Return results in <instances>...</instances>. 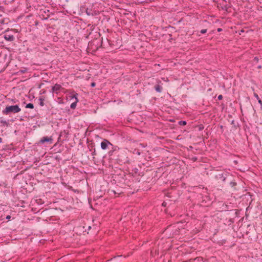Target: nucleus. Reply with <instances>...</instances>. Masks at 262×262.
Listing matches in <instances>:
<instances>
[{
  "label": "nucleus",
  "instance_id": "obj_25",
  "mask_svg": "<svg viewBox=\"0 0 262 262\" xmlns=\"http://www.w3.org/2000/svg\"><path fill=\"white\" fill-rule=\"evenodd\" d=\"M96 85V83L93 82H92L91 84V86L92 87H95Z\"/></svg>",
  "mask_w": 262,
  "mask_h": 262
},
{
  "label": "nucleus",
  "instance_id": "obj_4",
  "mask_svg": "<svg viewBox=\"0 0 262 262\" xmlns=\"http://www.w3.org/2000/svg\"><path fill=\"white\" fill-rule=\"evenodd\" d=\"M53 139L52 136H45L40 139L38 143L40 144H44L46 143L52 144L53 143Z\"/></svg>",
  "mask_w": 262,
  "mask_h": 262
},
{
  "label": "nucleus",
  "instance_id": "obj_38",
  "mask_svg": "<svg viewBox=\"0 0 262 262\" xmlns=\"http://www.w3.org/2000/svg\"><path fill=\"white\" fill-rule=\"evenodd\" d=\"M0 35H2V34H0Z\"/></svg>",
  "mask_w": 262,
  "mask_h": 262
},
{
  "label": "nucleus",
  "instance_id": "obj_26",
  "mask_svg": "<svg viewBox=\"0 0 262 262\" xmlns=\"http://www.w3.org/2000/svg\"><path fill=\"white\" fill-rule=\"evenodd\" d=\"M114 152V150H110L108 152V154L110 156H112L113 155V153Z\"/></svg>",
  "mask_w": 262,
  "mask_h": 262
},
{
  "label": "nucleus",
  "instance_id": "obj_30",
  "mask_svg": "<svg viewBox=\"0 0 262 262\" xmlns=\"http://www.w3.org/2000/svg\"><path fill=\"white\" fill-rule=\"evenodd\" d=\"M12 101L13 102V103H16L17 100L16 99H12Z\"/></svg>",
  "mask_w": 262,
  "mask_h": 262
},
{
  "label": "nucleus",
  "instance_id": "obj_5",
  "mask_svg": "<svg viewBox=\"0 0 262 262\" xmlns=\"http://www.w3.org/2000/svg\"><path fill=\"white\" fill-rule=\"evenodd\" d=\"M64 88L59 84H55L54 86L52 87L51 92L53 93H56V94H58V93L63 90Z\"/></svg>",
  "mask_w": 262,
  "mask_h": 262
},
{
  "label": "nucleus",
  "instance_id": "obj_9",
  "mask_svg": "<svg viewBox=\"0 0 262 262\" xmlns=\"http://www.w3.org/2000/svg\"><path fill=\"white\" fill-rule=\"evenodd\" d=\"M215 178L217 180L222 182H224L226 180V177L224 176V174L223 173L216 174Z\"/></svg>",
  "mask_w": 262,
  "mask_h": 262
},
{
  "label": "nucleus",
  "instance_id": "obj_8",
  "mask_svg": "<svg viewBox=\"0 0 262 262\" xmlns=\"http://www.w3.org/2000/svg\"><path fill=\"white\" fill-rule=\"evenodd\" d=\"M4 38L7 41H13L14 39V37L13 36V35L11 34H10V33H6L4 35Z\"/></svg>",
  "mask_w": 262,
  "mask_h": 262
},
{
  "label": "nucleus",
  "instance_id": "obj_3",
  "mask_svg": "<svg viewBox=\"0 0 262 262\" xmlns=\"http://www.w3.org/2000/svg\"><path fill=\"white\" fill-rule=\"evenodd\" d=\"M131 173L134 177H142L144 175L143 171H142V168L140 167L139 168H133Z\"/></svg>",
  "mask_w": 262,
  "mask_h": 262
},
{
  "label": "nucleus",
  "instance_id": "obj_14",
  "mask_svg": "<svg viewBox=\"0 0 262 262\" xmlns=\"http://www.w3.org/2000/svg\"><path fill=\"white\" fill-rule=\"evenodd\" d=\"M44 100H45V98H43V97H40L39 98V104L41 106H43L45 105Z\"/></svg>",
  "mask_w": 262,
  "mask_h": 262
},
{
  "label": "nucleus",
  "instance_id": "obj_15",
  "mask_svg": "<svg viewBox=\"0 0 262 262\" xmlns=\"http://www.w3.org/2000/svg\"><path fill=\"white\" fill-rule=\"evenodd\" d=\"M88 147H89L90 151H93V149L95 148V145L93 143L90 144L88 145Z\"/></svg>",
  "mask_w": 262,
  "mask_h": 262
},
{
  "label": "nucleus",
  "instance_id": "obj_37",
  "mask_svg": "<svg viewBox=\"0 0 262 262\" xmlns=\"http://www.w3.org/2000/svg\"><path fill=\"white\" fill-rule=\"evenodd\" d=\"M2 139L1 138H0V142H2Z\"/></svg>",
  "mask_w": 262,
  "mask_h": 262
},
{
  "label": "nucleus",
  "instance_id": "obj_2",
  "mask_svg": "<svg viewBox=\"0 0 262 262\" xmlns=\"http://www.w3.org/2000/svg\"><path fill=\"white\" fill-rule=\"evenodd\" d=\"M99 43L100 41L99 40H98L97 39H94L93 40L91 41L89 43L88 48L90 50H92L93 52L96 51L98 49V48L100 46H102L103 43L102 40L101 41V43L100 45H99Z\"/></svg>",
  "mask_w": 262,
  "mask_h": 262
},
{
  "label": "nucleus",
  "instance_id": "obj_23",
  "mask_svg": "<svg viewBox=\"0 0 262 262\" xmlns=\"http://www.w3.org/2000/svg\"><path fill=\"white\" fill-rule=\"evenodd\" d=\"M254 96L257 99V100L259 99L258 95L256 93H254Z\"/></svg>",
  "mask_w": 262,
  "mask_h": 262
},
{
  "label": "nucleus",
  "instance_id": "obj_16",
  "mask_svg": "<svg viewBox=\"0 0 262 262\" xmlns=\"http://www.w3.org/2000/svg\"><path fill=\"white\" fill-rule=\"evenodd\" d=\"M26 108L33 109L34 108V105L32 103H29L26 105Z\"/></svg>",
  "mask_w": 262,
  "mask_h": 262
},
{
  "label": "nucleus",
  "instance_id": "obj_10",
  "mask_svg": "<svg viewBox=\"0 0 262 262\" xmlns=\"http://www.w3.org/2000/svg\"><path fill=\"white\" fill-rule=\"evenodd\" d=\"M85 12L88 15L94 16L97 15V13L95 11H93L91 9H86Z\"/></svg>",
  "mask_w": 262,
  "mask_h": 262
},
{
  "label": "nucleus",
  "instance_id": "obj_20",
  "mask_svg": "<svg viewBox=\"0 0 262 262\" xmlns=\"http://www.w3.org/2000/svg\"><path fill=\"white\" fill-rule=\"evenodd\" d=\"M230 184L231 187H234V186H235L236 185V183L234 182H231Z\"/></svg>",
  "mask_w": 262,
  "mask_h": 262
},
{
  "label": "nucleus",
  "instance_id": "obj_18",
  "mask_svg": "<svg viewBox=\"0 0 262 262\" xmlns=\"http://www.w3.org/2000/svg\"><path fill=\"white\" fill-rule=\"evenodd\" d=\"M179 124L180 125H185L186 124V121H180L178 122Z\"/></svg>",
  "mask_w": 262,
  "mask_h": 262
},
{
  "label": "nucleus",
  "instance_id": "obj_11",
  "mask_svg": "<svg viewBox=\"0 0 262 262\" xmlns=\"http://www.w3.org/2000/svg\"><path fill=\"white\" fill-rule=\"evenodd\" d=\"M155 89L158 92H161L163 89L162 86L159 84H157L155 85Z\"/></svg>",
  "mask_w": 262,
  "mask_h": 262
},
{
  "label": "nucleus",
  "instance_id": "obj_24",
  "mask_svg": "<svg viewBox=\"0 0 262 262\" xmlns=\"http://www.w3.org/2000/svg\"><path fill=\"white\" fill-rule=\"evenodd\" d=\"M218 99L221 100L223 99V96L222 95H220L218 97H217Z\"/></svg>",
  "mask_w": 262,
  "mask_h": 262
},
{
  "label": "nucleus",
  "instance_id": "obj_7",
  "mask_svg": "<svg viewBox=\"0 0 262 262\" xmlns=\"http://www.w3.org/2000/svg\"><path fill=\"white\" fill-rule=\"evenodd\" d=\"M165 121H166V122H165V127H169L171 129H173L176 126V124H172L170 125L169 123V122H172V123L175 122V120L174 119H170V120H167L166 119ZM166 129H167V128H166Z\"/></svg>",
  "mask_w": 262,
  "mask_h": 262
},
{
  "label": "nucleus",
  "instance_id": "obj_35",
  "mask_svg": "<svg viewBox=\"0 0 262 262\" xmlns=\"http://www.w3.org/2000/svg\"><path fill=\"white\" fill-rule=\"evenodd\" d=\"M106 40H107V41L108 42L109 44H110V40H109L108 39H107V38H106Z\"/></svg>",
  "mask_w": 262,
  "mask_h": 262
},
{
  "label": "nucleus",
  "instance_id": "obj_32",
  "mask_svg": "<svg viewBox=\"0 0 262 262\" xmlns=\"http://www.w3.org/2000/svg\"><path fill=\"white\" fill-rule=\"evenodd\" d=\"M261 68V66H259L258 67V69H260Z\"/></svg>",
  "mask_w": 262,
  "mask_h": 262
},
{
  "label": "nucleus",
  "instance_id": "obj_6",
  "mask_svg": "<svg viewBox=\"0 0 262 262\" xmlns=\"http://www.w3.org/2000/svg\"><path fill=\"white\" fill-rule=\"evenodd\" d=\"M100 145L101 148L103 150L108 148L109 145L113 146L112 144L106 139H103V140L101 143Z\"/></svg>",
  "mask_w": 262,
  "mask_h": 262
},
{
  "label": "nucleus",
  "instance_id": "obj_12",
  "mask_svg": "<svg viewBox=\"0 0 262 262\" xmlns=\"http://www.w3.org/2000/svg\"><path fill=\"white\" fill-rule=\"evenodd\" d=\"M91 155L92 156V160L95 163L96 162V158L95 156L96 155L95 148L93 149V151H92Z\"/></svg>",
  "mask_w": 262,
  "mask_h": 262
},
{
  "label": "nucleus",
  "instance_id": "obj_17",
  "mask_svg": "<svg viewBox=\"0 0 262 262\" xmlns=\"http://www.w3.org/2000/svg\"><path fill=\"white\" fill-rule=\"evenodd\" d=\"M0 122H1V123H2L3 124V125H6V126H8L9 125V123L6 120H1Z\"/></svg>",
  "mask_w": 262,
  "mask_h": 262
},
{
  "label": "nucleus",
  "instance_id": "obj_36",
  "mask_svg": "<svg viewBox=\"0 0 262 262\" xmlns=\"http://www.w3.org/2000/svg\"><path fill=\"white\" fill-rule=\"evenodd\" d=\"M91 228V226H89L88 229H90Z\"/></svg>",
  "mask_w": 262,
  "mask_h": 262
},
{
  "label": "nucleus",
  "instance_id": "obj_27",
  "mask_svg": "<svg viewBox=\"0 0 262 262\" xmlns=\"http://www.w3.org/2000/svg\"><path fill=\"white\" fill-rule=\"evenodd\" d=\"M257 100H258V103H259L260 104V105L261 106V105H262V101H261V100H260V99L259 98V99H257Z\"/></svg>",
  "mask_w": 262,
  "mask_h": 262
},
{
  "label": "nucleus",
  "instance_id": "obj_21",
  "mask_svg": "<svg viewBox=\"0 0 262 262\" xmlns=\"http://www.w3.org/2000/svg\"><path fill=\"white\" fill-rule=\"evenodd\" d=\"M200 32L202 34L206 33L207 32V29H202L201 30Z\"/></svg>",
  "mask_w": 262,
  "mask_h": 262
},
{
  "label": "nucleus",
  "instance_id": "obj_19",
  "mask_svg": "<svg viewBox=\"0 0 262 262\" xmlns=\"http://www.w3.org/2000/svg\"><path fill=\"white\" fill-rule=\"evenodd\" d=\"M27 69L26 68H24L23 69L20 70L21 73H25L26 72H27Z\"/></svg>",
  "mask_w": 262,
  "mask_h": 262
},
{
  "label": "nucleus",
  "instance_id": "obj_33",
  "mask_svg": "<svg viewBox=\"0 0 262 262\" xmlns=\"http://www.w3.org/2000/svg\"><path fill=\"white\" fill-rule=\"evenodd\" d=\"M161 206H164V202L162 203Z\"/></svg>",
  "mask_w": 262,
  "mask_h": 262
},
{
  "label": "nucleus",
  "instance_id": "obj_1",
  "mask_svg": "<svg viewBox=\"0 0 262 262\" xmlns=\"http://www.w3.org/2000/svg\"><path fill=\"white\" fill-rule=\"evenodd\" d=\"M21 111L20 108L18 105L7 106L6 108L2 111V113L4 115H10L11 114H15Z\"/></svg>",
  "mask_w": 262,
  "mask_h": 262
},
{
  "label": "nucleus",
  "instance_id": "obj_13",
  "mask_svg": "<svg viewBox=\"0 0 262 262\" xmlns=\"http://www.w3.org/2000/svg\"><path fill=\"white\" fill-rule=\"evenodd\" d=\"M75 99H76V101L74 102H73L71 104L70 107L72 109H75L76 108V105H77V102L78 101L77 97H75Z\"/></svg>",
  "mask_w": 262,
  "mask_h": 262
},
{
  "label": "nucleus",
  "instance_id": "obj_29",
  "mask_svg": "<svg viewBox=\"0 0 262 262\" xmlns=\"http://www.w3.org/2000/svg\"><path fill=\"white\" fill-rule=\"evenodd\" d=\"M4 220V218H3V215H0V221H3Z\"/></svg>",
  "mask_w": 262,
  "mask_h": 262
},
{
  "label": "nucleus",
  "instance_id": "obj_28",
  "mask_svg": "<svg viewBox=\"0 0 262 262\" xmlns=\"http://www.w3.org/2000/svg\"><path fill=\"white\" fill-rule=\"evenodd\" d=\"M11 216L9 215H8L6 217V219L8 220H10V219H11Z\"/></svg>",
  "mask_w": 262,
  "mask_h": 262
},
{
  "label": "nucleus",
  "instance_id": "obj_31",
  "mask_svg": "<svg viewBox=\"0 0 262 262\" xmlns=\"http://www.w3.org/2000/svg\"><path fill=\"white\" fill-rule=\"evenodd\" d=\"M222 30V29H221V28H218L217 29V31L218 32H221Z\"/></svg>",
  "mask_w": 262,
  "mask_h": 262
},
{
  "label": "nucleus",
  "instance_id": "obj_22",
  "mask_svg": "<svg viewBox=\"0 0 262 262\" xmlns=\"http://www.w3.org/2000/svg\"><path fill=\"white\" fill-rule=\"evenodd\" d=\"M254 61L257 62L258 61V58L257 57H255L254 58Z\"/></svg>",
  "mask_w": 262,
  "mask_h": 262
},
{
  "label": "nucleus",
  "instance_id": "obj_34",
  "mask_svg": "<svg viewBox=\"0 0 262 262\" xmlns=\"http://www.w3.org/2000/svg\"><path fill=\"white\" fill-rule=\"evenodd\" d=\"M165 213H167V210L166 209L164 210Z\"/></svg>",
  "mask_w": 262,
  "mask_h": 262
}]
</instances>
